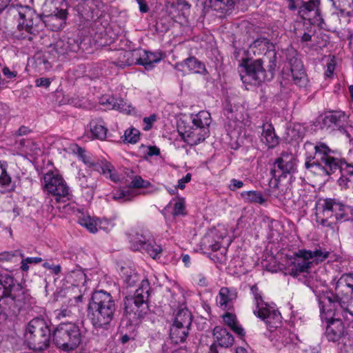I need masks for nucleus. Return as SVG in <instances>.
<instances>
[{
	"mask_svg": "<svg viewBox=\"0 0 353 353\" xmlns=\"http://www.w3.org/2000/svg\"><path fill=\"white\" fill-rule=\"evenodd\" d=\"M319 4V0L302 1L299 10V16L305 20H311L312 17L315 19L317 17H320Z\"/></svg>",
	"mask_w": 353,
	"mask_h": 353,
	"instance_id": "5701e85b",
	"label": "nucleus"
},
{
	"mask_svg": "<svg viewBox=\"0 0 353 353\" xmlns=\"http://www.w3.org/2000/svg\"><path fill=\"white\" fill-rule=\"evenodd\" d=\"M241 196L247 203L263 204L265 201L262 193L259 191L250 190L242 192Z\"/></svg>",
	"mask_w": 353,
	"mask_h": 353,
	"instance_id": "4c0bfd02",
	"label": "nucleus"
},
{
	"mask_svg": "<svg viewBox=\"0 0 353 353\" xmlns=\"http://www.w3.org/2000/svg\"><path fill=\"white\" fill-rule=\"evenodd\" d=\"M189 330L190 327H188L173 323L170 328V337L176 343H182L185 341L189 333Z\"/></svg>",
	"mask_w": 353,
	"mask_h": 353,
	"instance_id": "2f4dec72",
	"label": "nucleus"
},
{
	"mask_svg": "<svg viewBox=\"0 0 353 353\" xmlns=\"http://www.w3.org/2000/svg\"><path fill=\"white\" fill-rule=\"evenodd\" d=\"M243 186V181L237 180L236 179H232L230 181V184L229 185V189L231 191H235L237 189L241 188Z\"/></svg>",
	"mask_w": 353,
	"mask_h": 353,
	"instance_id": "bf43d9fd",
	"label": "nucleus"
},
{
	"mask_svg": "<svg viewBox=\"0 0 353 353\" xmlns=\"http://www.w3.org/2000/svg\"><path fill=\"white\" fill-rule=\"evenodd\" d=\"M344 119L345 114L341 112H331L323 118L321 127L323 129L335 130L337 128L345 133L347 137H350L347 130L343 128Z\"/></svg>",
	"mask_w": 353,
	"mask_h": 353,
	"instance_id": "aec40b11",
	"label": "nucleus"
},
{
	"mask_svg": "<svg viewBox=\"0 0 353 353\" xmlns=\"http://www.w3.org/2000/svg\"><path fill=\"white\" fill-rule=\"evenodd\" d=\"M43 267L51 270V272L56 275L59 274L61 270V268L60 265H52L48 262L43 263Z\"/></svg>",
	"mask_w": 353,
	"mask_h": 353,
	"instance_id": "6e6d98bb",
	"label": "nucleus"
},
{
	"mask_svg": "<svg viewBox=\"0 0 353 353\" xmlns=\"http://www.w3.org/2000/svg\"><path fill=\"white\" fill-rule=\"evenodd\" d=\"M329 254V252L321 249H316L314 251L300 250L295 254V258L292 262L290 274L296 276L301 272H306L311 267L310 260L314 259L316 262L323 261L328 257Z\"/></svg>",
	"mask_w": 353,
	"mask_h": 353,
	"instance_id": "6e6552de",
	"label": "nucleus"
},
{
	"mask_svg": "<svg viewBox=\"0 0 353 353\" xmlns=\"http://www.w3.org/2000/svg\"><path fill=\"white\" fill-rule=\"evenodd\" d=\"M147 154L150 157L157 156L160 154V150L156 146H150V147H148V150Z\"/></svg>",
	"mask_w": 353,
	"mask_h": 353,
	"instance_id": "774afa93",
	"label": "nucleus"
},
{
	"mask_svg": "<svg viewBox=\"0 0 353 353\" xmlns=\"http://www.w3.org/2000/svg\"><path fill=\"white\" fill-rule=\"evenodd\" d=\"M17 255L21 258L23 257V254L19 250H16L14 252H4L0 254V261H12V259Z\"/></svg>",
	"mask_w": 353,
	"mask_h": 353,
	"instance_id": "09e8293b",
	"label": "nucleus"
},
{
	"mask_svg": "<svg viewBox=\"0 0 353 353\" xmlns=\"http://www.w3.org/2000/svg\"><path fill=\"white\" fill-rule=\"evenodd\" d=\"M261 141L268 148H273L279 144V137L275 134L274 128L271 123L263 124Z\"/></svg>",
	"mask_w": 353,
	"mask_h": 353,
	"instance_id": "cd10ccee",
	"label": "nucleus"
},
{
	"mask_svg": "<svg viewBox=\"0 0 353 353\" xmlns=\"http://www.w3.org/2000/svg\"><path fill=\"white\" fill-rule=\"evenodd\" d=\"M263 61L258 59L253 61H246L241 65L240 76L242 81L248 84H256L270 79L268 78L265 70L263 67Z\"/></svg>",
	"mask_w": 353,
	"mask_h": 353,
	"instance_id": "9b49d317",
	"label": "nucleus"
},
{
	"mask_svg": "<svg viewBox=\"0 0 353 353\" xmlns=\"http://www.w3.org/2000/svg\"><path fill=\"white\" fill-rule=\"evenodd\" d=\"M336 305V315L341 316L345 320L353 317V296H348L346 300H339L333 302Z\"/></svg>",
	"mask_w": 353,
	"mask_h": 353,
	"instance_id": "a878e982",
	"label": "nucleus"
},
{
	"mask_svg": "<svg viewBox=\"0 0 353 353\" xmlns=\"http://www.w3.org/2000/svg\"><path fill=\"white\" fill-rule=\"evenodd\" d=\"M335 68V65L332 63V61L327 64V70L325 74L326 77H330L333 74Z\"/></svg>",
	"mask_w": 353,
	"mask_h": 353,
	"instance_id": "338daca9",
	"label": "nucleus"
},
{
	"mask_svg": "<svg viewBox=\"0 0 353 353\" xmlns=\"http://www.w3.org/2000/svg\"><path fill=\"white\" fill-rule=\"evenodd\" d=\"M128 51H122L119 53V60L117 65L119 67L123 68L127 65H135V63H128V62L130 61L125 56V53Z\"/></svg>",
	"mask_w": 353,
	"mask_h": 353,
	"instance_id": "603ef678",
	"label": "nucleus"
},
{
	"mask_svg": "<svg viewBox=\"0 0 353 353\" xmlns=\"http://www.w3.org/2000/svg\"><path fill=\"white\" fill-rule=\"evenodd\" d=\"M102 105L108 108L118 110L121 112H128L125 102L121 99H116L114 97H108L101 99Z\"/></svg>",
	"mask_w": 353,
	"mask_h": 353,
	"instance_id": "72a5a7b5",
	"label": "nucleus"
},
{
	"mask_svg": "<svg viewBox=\"0 0 353 353\" xmlns=\"http://www.w3.org/2000/svg\"><path fill=\"white\" fill-rule=\"evenodd\" d=\"M149 185L150 183L148 181H145L141 176H137L132 180L130 187L134 188H148Z\"/></svg>",
	"mask_w": 353,
	"mask_h": 353,
	"instance_id": "de8ad7c7",
	"label": "nucleus"
},
{
	"mask_svg": "<svg viewBox=\"0 0 353 353\" xmlns=\"http://www.w3.org/2000/svg\"><path fill=\"white\" fill-rule=\"evenodd\" d=\"M346 333L348 332L341 320L334 319L329 322L325 331V336L329 341L340 342Z\"/></svg>",
	"mask_w": 353,
	"mask_h": 353,
	"instance_id": "412c9836",
	"label": "nucleus"
},
{
	"mask_svg": "<svg viewBox=\"0 0 353 353\" xmlns=\"http://www.w3.org/2000/svg\"><path fill=\"white\" fill-rule=\"evenodd\" d=\"M0 168L1 169V174L0 176V185H8L10 184L11 181L10 176L8 174L6 168L3 167V164L1 161H0Z\"/></svg>",
	"mask_w": 353,
	"mask_h": 353,
	"instance_id": "3c124183",
	"label": "nucleus"
},
{
	"mask_svg": "<svg viewBox=\"0 0 353 353\" xmlns=\"http://www.w3.org/2000/svg\"><path fill=\"white\" fill-rule=\"evenodd\" d=\"M176 68L181 70V68H187L188 71L194 74H205L208 73L205 64L194 57L185 59L183 62L176 65Z\"/></svg>",
	"mask_w": 353,
	"mask_h": 353,
	"instance_id": "b1692460",
	"label": "nucleus"
},
{
	"mask_svg": "<svg viewBox=\"0 0 353 353\" xmlns=\"http://www.w3.org/2000/svg\"><path fill=\"white\" fill-rule=\"evenodd\" d=\"M286 59L290 66L293 81L300 87L305 86L307 79L301 61L298 59L296 51L291 48L286 50Z\"/></svg>",
	"mask_w": 353,
	"mask_h": 353,
	"instance_id": "2eb2a0df",
	"label": "nucleus"
},
{
	"mask_svg": "<svg viewBox=\"0 0 353 353\" xmlns=\"http://www.w3.org/2000/svg\"><path fill=\"white\" fill-rule=\"evenodd\" d=\"M43 190L55 197L57 202L69 194V187L58 173L48 172L43 176Z\"/></svg>",
	"mask_w": 353,
	"mask_h": 353,
	"instance_id": "9d476101",
	"label": "nucleus"
},
{
	"mask_svg": "<svg viewBox=\"0 0 353 353\" xmlns=\"http://www.w3.org/2000/svg\"><path fill=\"white\" fill-rule=\"evenodd\" d=\"M249 51L254 55H263V58L260 59L268 63V70L272 77L273 72L276 67L277 59L274 44L267 38H258L250 45Z\"/></svg>",
	"mask_w": 353,
	"mask_h": 353,
	"instance_id": "1a4fd4ad",
	"label": "nucleus"
},
{
	"mask_svg": "<svg viewBox=\"0 0 353 353\" xmlns=\"http://www.w3.org/2000/svg\"><path fill=\"white\" fill-rule=\"evenodd\" d=\"M191 178H192L191 174L188 173L184 177H183L182 179L179 180L177 188L181 190L184 189L185 183L190 182L191 180Z\"/></svg>",
	"mask_w": 353,
	"mask_h": 353,
	"instance_id": "052dcab7",
	"label": "nucleus"
},
{
	"mask_svg": "<svg viewBox=\"0 0 353 353\" xmlns=\"http://www.w3.org/2000/svg\"><path fill=\"white\" fill-rule=\"evenodd\" d=\"M67 17V12L65 9L61 8L58 9L56 8L55 10L50 15L48 16V22H52L54 20H58L59 23L57 24V28L61 26L63 21L65 20Z\"/></svg>",
	"mask_w": 353,
	"mask_h": 353,
	"instance_id": "79ce46f5",
	"label": "nucleus"
},
{
	"mask_svg": "<svg viewBox=\"0 0 353 353\" xmlns=\"http://www.w3.org/2000/svg\"><path fill=\"white\" fill-rule=\"evenodd\" d=\"M314 156L307 158L306 169L315 174L327 176L339 170L341 159L332 157L328 146L319 143L314 146Z\"/></svg>",
	"mask_w": 353,
	"mask_h": 353,
	"instance_id": "7ed1b4c3",
	"label": "nucleus"
},
{
	"mask_svg": "<svg viewBox=\"0 0 353 353\" xmlns=\"http://www.w3.org/2000/svg\"><path fill=\"white\" fill-rule=\"evenodd\" d=\"M223 321L230 328L236 323L235 316L228 312L223 316Z\"/></svg>",
	"mask_w": 353,
	"mask_h": 353,
	"instance_id": "864d4df0",
	"label": "nucleus"
},
{
	"mask_svg": "<svg viewBox=\"0 0 353 353\" xmlns=\"http://www.w3.org/2000/svg\"><path fill=\"white\" fill-rule=\"evenodd\" d=\"M256 316L262 319L270 328L277 327L281 323V314L274 310H270L268 307L262 309Z\"/></svg>",
	"mask_w": 353,
	"mask_h": 353,
	"instance_id": "393cba45",
	"label": "nucleus"
},
{
	"mask_svg": "<svg viewBox=\"0 0 353 353\" xmlns=\"http://www.w3.org/2000/svg\"><path fill=\"white\" fill-rule=\"evenodd\" d=\"M101 6L99 0H83L78 5V10L85 20H92L99 17Z\"/></svg>",
	"mask_w": 353,
	"mask_h": 353,
	"instance_id": "4be33fe9",
	"label": "nucleus"
},
{
	"mask_svg": "<svg viewBox=\"0 0 353 353\" xmlns=\"http://www.w3.org/2000/svg\"><path fill=\"white\" fill-rule=\"evenodd\" d=\"M3 74L8 79H12L17 74V72H12L8 67H4L2 70Z\"/></svg>",
	"mask_w": 353,
	"mask_h": 353,
	"instance_id": "69168bd1",
	"label": "nucleus"
},
{
	"mask_svg": "<svg viewBox=\"0 0 353 353\" xmlns=\"http://www.w3.org/2000/svg\"><path fill=\"white\" fill-rule=\"evenodd\" d=\"M339 343L342 344L341 351L344 353H353V334L346 333Z\"/></svg>",
	"mask_w": 353,
	"mask_h": 353,
	"instance_id": "c03bdc74",
	"label": "nucleus"
},
{
	"mask_svg": "<svg viewBox=\"0 0 353 353\" xmlns=\"http://www.w3.org/2000/svg\"><path fill=\"white\" fill-rule=\"evenodd\" d=\"M90 132L93 139L103 140L106 138L107 128L101 119H93L90 122Z\"/></svg>",
	"mask_w": 353,
	"mask_h": 353,
	"instance_id": "c756f323",
	"label": "nucleus"
},
{
	"mask_svg": "<svg viewBox=\"0 0 353 353\" xmlns=\"http://www.w3.org/2000/svg\"><path fill=\"white\" fill-rule=\"evenodd\" d=\"M210 114L207 111H200L192 117V126L202 129H209L210 124Z\"/></svg>",
	"mask_w": 353,
	"mask_h": 353,
	"instance_id": "f704fd0d",
	"label": "nucleus"
},
{
	"mask_svg": "<svg viewBox=\"0 0 353 353\" xmlns=\"http://www.w3.org/2000/svg\"><path fill=\"white\" fill-rule=\"evenodd\" d=\"M77 154L83 162L93 170L101 172L107 178H109L113 182H118L120 177L116 172L114 166L105 159L94 160L90 156L87 155L85 151L82 148H77Z\"/></svg>",
	"mask_w": 353,
	"mask_h": 353,
	"instance_id": "ddd939ff",
	"label": "nucleus"
},
{
	"mask_svg": "<svg viewBox=\"0 0 353 353\" xmlns=\"http://www.w3.org/2000/svg\"><path fill=\"white\" fill-rule=\"evenodd\" d=\"M117 310L112 295L103 290L94 292L88 305V316L95 329L107 330Z\"/></svg>",
	"mask_w": 353,
	"mask_h": 353,
	"instance_id": "f257e3e1",
	"label": "nucleus"
},
{
	"mask_svg": "<svg viewBox=\"0 0 353 353\" xmlns=\"http://www.w3.org/2000/svg\"><path fill=\"white\" fill-rule=\"evenodd\" d=\"M125 54V57L130 60L128 63L143 65L146 70H151L154 64L161 59L160 53H153L143 50H135L133 52H128Z\"/></svg>",
	"mask_w": 353,
	"mask_h": 353,
	"instance_id": "dca6fc26",
	"label": "nucleus"
},
{
	"mask_svg": "<svg viewBox=\"0 0 353 353\" xmlns=\"http://www.w3.org/2000/svg\"><path fill=\"white\" fill-rule=\"evenodd\" d=\"M341 16L353 17V0H329Z\"/></svg>",
	"mask_w": 353,
	"mask_h": 353,
	"instance_id": "7c9ffc66",
	"label": "nucleus"
},
{
	"mask_svg": "<svg viewBox=\"0 0 353 353\" xmlns=\"http://www.w3.org/2000/svg\"><path fill=\"white\" fill-rule=\"evenodd\" d=\"M341 174L347 176H353V164L348 163L345 160L341 161V165L339 169Z\"/></svg>",
	"mask_w": 353,
	"mask_h": 353,
	"instance_id": "49530a36",
	"label": "nucleus"
},
{
	"mask_svg": "<svg viewBox=\"0 0 353 353\" xmlns=\"http://www.w3.org/2000/svg\"><path fill=\"white\" fill-rule=\"evenodd\" d=\"M157 117L155 114H152L150 117H144L143 122L145 124L143 129L146 131L150 130L152 128L153 123L156 121Z\"/></svg>",
	"mask_w": 353,
	"mask_h": 353,
	"instance_id": "5fc2aeb1",
	"label": "nucleus"
},
{
	"mask_svg": "<svg viewBox=\"0 0 353 353\" xmlns=\"http://www.w3.org/2000/svg\"><path fill=\"white\" fill-rule=\"evenodd\" d=\"M315 216L317 223L334 230L338 221L347 219V208L339 199H321L316 203Z\"/></svg>",
	"mask_w": 353,
	"mask_h": 353,
	"instance_id": "20e7f679",
	"label": "nucleus"
},
{
	"mask_svg": "<svg viewBox=\"0 0 353 353\" xmlns=\"http://www.w3.org/2000/svg\"><path fill=\"white\" fill-rule=\"evenodd\" d=\"M353 285V273L343 274L338 279L334 293L330 292L325 296V299L331 303L339 300H346L348 295L347 290L352 287Z\"/></svg>",
	"mask_w": 353,
	"mask_h": 353,
	"instance_id": "f3484780",
	"label": "nucleus"
},
{
	"mask_svg": "<svg viewBox=\"0 0 353 353\" xmlns=\"http://www.w3.org/2000/svg\"><path fill=\"white\" fill-rule=\"evenodd\" d=\"M54 344L64 351L77 348L81 342L82 334L77 325L71 322L61 323L52 332Z\"/></svg>",
	"mask_w": 353,
	"mask_h": 353,
	"instance_id": "0eeeda50",
	"label": "nucleus"
},
{
	"mask_svg": "<svg viewBox=\"0 0 353 353\" xmlns=\"http://www.w3.org/2000/svg\"><path fill=\"white\" fill-rule=\"evenodd\" d=\"M25 339L30 349L38 351L46 349L50 339L48 323L42 318L32 319L27 325Z\"/></svg>",
	"mask_w": 353,
	"mask_h": 353,
	"instance_id": "423d86ee",
	"label": "nucleus"
},
{
	"mask_svg": "<svg viewBox=\"0 0 353 353\" xmlns=\"http://www.w3.org/2000/svg\"><path fill=\"white\" fill-rule=\"evenodd\" d=\"M139 131L135 128H130L125 130V140L130 143H136L139 139Z\"/></svg>",
	"mask_w": 353,
	"mask_h": 353,
	"instance_id": "a18cd8bd",
	"label": "nucleus"
},
{
	"mask_svg": "<svg viewBox=\"0 0 353 353\" xmlns=\"http://www.w3.org/2000/svg\"><path fill=\"white\" fill-rule=\"evenodd\" d=\"M78 222L92 233L97 232V223L90 216L83 215L79 217Z\"/></svg>",
	"mask_w": 353,
	"mask_h": 353,
	"instance_id": "a19ab883",
	"label": "nucleus"
},
{
	"mask_svg": "<svg viewBox=\"0 0 353 353\" xmlns=\"http://www.w3.org/2000/svg\"><path fill=\"white\" fill-rule=\"evenodd\" d=\"M19 15L21 21L17 26L15 37L18 39L32 41L33 36L37 32V28L34 26V13L30 9L21 8L19 11Z\"/></svg>",
	"mask_w": 353,
	"mask_h": 353,
	"instance_id": "4468645a",
	"label": "nucleus"
},
{
	"mask_svg": "<svg viewBox=\"0 0 353 353\" xmlns=\"http://www.w3.org/2000/svg\"><path fill=\"white\" fill-rule=\"evenodd\" d=\"M236 297L237 292L235 289L223 287L219 290L216 301L220 307L225 309Z\"/></svg>",
	"mask_w": 353,
	"mask_h": 353,
	"instance_id": "c85d7f7f",
	"label": "nucleus"
},
{
	"mask_svg": "<svg viewBox=\"0 0 353 353\" xmlns=\"http://www.w3.org/2000/svg\"><path fill=\"white\" fill-rule=\"evenodd\" d=\"M134 192L132 190H118L112 194V199L119 202L129 201L134 196Z\"/></svg>",
	"mask_w": 353,
	"mask_h": 353,
	"instance_id": "ea45409f",
	"label": "nucleus"
},
{
	"mask_svg": "<svg viewBox=\"0 0 353 353\" xmlns=\"http://www.w3.org/2000/svg\"><path fill=\"white\" fill-rule=\"evenodd\" d=\"M54 313H55L56 317L59 319H61L62 318H65L67 316H70L72 314V312L67 308L57 310L54 312Z\"/></svg>",
	"mask_w": 353,
	"mask_h": 353,
	"instance_id": "13d9d810",
	"label": "nucleus"
},
{
	"mask_svg": "<svg viewBox=\"0 0 353 353\" xmlns=\"http://www.w3.org/2000/svg\"><path fill=\"white\" fill-rule=\"evenodd\" d=\"M231 330L241 337L245 336V332L244 329L237 323L231 327Z\"/></svg>",
	"mask_w": 353,
	"mask_h": 353,
	"instance_id": "0e129e2a",
	"label": "nucleus"
},
{
	"mask_svg": "<svg viewBox=\"0 0 353 353\" xmlns=\"http://www.w3.org/2000/svg\"><path fill=\"white\" fill-rule=\"evenodd\" d=\"M130 242L134 250H145L152 259L159 258L162 252L161 246L156 243L154 236L148 231L132 234Z\"/></svg>",
	"mask_w": 353,
	"mask_h": 353,
	"instance_id": "f8f14e48",
	"label": "nucleus"
},
{
	"mask_svg": "<svg viewBox=\"0 0 353 353\" xmlns=\"http://www.w3.org/2000/svg\"><path fill=\"white\" fill-rule=\"evenodd\" d=\"M209 132V129H202L192 125L185 128L183 131H179L183 141L191 146L203 141L208 137Z\"/></svg>",
	"mask_w": 353,
	"mask_h": 353,
	"instance_id": "6ab92c4d",
	"label": "nucleus"
},
{
	"mask_svg": "<svg viewBox=\"0 0 353 353\" xmlns=\"http://www.w3.org/2000/svg\"><path fill=\"white\" fill-rule=\"evenodd\" d=\"M215 236V232L212 231L207 234L202 240V243L205 248L211 249L212 251H217L221 248V243L219 241L212 243V239Z\"/></svg>",
	"mask_w": 353,
	"mask_h": 353,
	"instance_id": "37998d69",
	"label": "nucleus"
},
{
	"mask_svg": "<svg viewBox=\"0 0 353 353\" xmlns=\"http://www.w3.org/2000/svg\"><path fill=\"white\" fill-rule=\"evenodd\" d=\"M213 335L219 345L222 347L228 348L234 343L233 336L225 328L216 326L213 330Z\"/></svg>",
	"mask_w": 353,
	"mask_h": 353,
	"instance_id": "bb28decb",
	"label": "nucleus"
},
{
	"mask_svg": "<svg viewBox=\"0 0 353 353\" xmlns=\"http://www.w3.org/2000/svg\"><path fill=\"white\" fill-rule=\"evenodd\" d=\"M78 181L82 189L86 190L88 194L92 196L97 187V180L90 175L79 173Z\"/></svg>",
	"mask_w": 353,
	"mask_h": 353,
	"instance_id": "473e14b6",
	"label": "nucleus"
},
{
	"mask_svg": "<svg viewBox=\"0 0 353 353\" xmlns=\"http://www.w3.org/2000/svg\"><path fill=\"white\" fill-rule=\"evenodd\" d=\"M192 320L191 312L185 308L178 311L173 323L190 327L192 324Z\"/></svg>",
	"mask_w": 353,
	"mask_h": 353,
	"instance_id": "e433bc0d",
	"label": "nucleus"
},
{
	"mask_svg": "<svg viewBox=\"0 0 353 353\" xmlns=\"http://www.w3.org/2000/svg\"><path fill=\"white\" fill-rule=\"evenodd\" d=\"M251 292L254 295V302H255V309H254L253 312L256 315L262 310V309H265L268 307V305L263 300L261 292H259V289L256 285H253L251 287Z\"/></svg>",
	"mask_w": 353,
	"mask_h": 353,
	"instance_id": "58836bf2",
	"label": "nucleus"
},
{
	"mask_svg": "<svg viewBox=\"0 0 353 353\" xmlns=\"http://www.w3.org/2000/svg\"><path fill=\"white\" fill-rule=\"evenodd\" d=\"M51 83V81L48 78H39L35 81V85L37 87H44L48 88Z\"/></svg>",
	"mask_w": 353,
	"mask_h": 353,
	"instance_id": "4d7b16f0",
	"label": "nucleus"
},
{
	"mask_svg": "<svg viewBox=\"0 0 353 353\" xmlns=\"http://www.w3.org/2000/svg\"><path fill=\"white\" fill-rule=\"evenodd\" d=\"M26 299L24 288L8 272H0V314L19 310Z\"/></svg>",
	"mask_w": 353,
	"mask_h": 353,
	"instance_id": "f03ea898",
	"label": "nucleus"
},
{
	"mask_svg": "<svg viewBox=\"0 0 353 353\" xmlns=\"http://www.w3.org/2000/svg\"><path fill=\"white\" fill-rule=\"evenodd\" d=\"M185 214V203L183 199H179L176 201L174 206L173 214L178 216Z\"/></svg>",
	"mask_w": 353,
	"mask_h": 353,
	"instance_id": "8fccbe9b",
	"label": "nucleus"
},
{
	"mask_svg": "<svg viewBox=\"0 0 353 353\" xmlns=\"http://www.w3.org/2000/svg\"><path fill=\"white\" fill-rule=\"evenodd\" d=\"M302 0H288V8L292 10H299Z\"/></svg>",
	"mask_w": 353,
	"mask_h": 353,
	"instance_id": "e2e57ef3",
	"label": "nucleus"
},
{
	"mask_svg": "<svg viewBox=\"0 0 353 353\" xmlns=\"http://www.w3.org/2000/svg\"><path fill=\"white\" fill-rule=\"evenodd\" d=\"M150 290L148 280H143L133 295L126 296L124 301V313L131 323L143 318L148 310V299Z\"/></svg>",
	"mask_w": 353,
	"mask_h": 353,
	"instance_id": "39448f33",
	"label": "nucleus"
},
{
	"mask_svg": "<svg viewBox=\"0 0 353 353\" xmlns=\"http://www.w3.org/2000/svg\"><path fill=\"white\" fill-rule=\"evenodd\" d=\"M68 278L72 285L74 286V288L79 286H84L86 282V275L81 268L70 271Z\"/></svg>",
	"mask_w": 353,
	"mask_h": 353,
	"instance_id": "c9c22d12",
	"label": "nucleus"
},
{
	"mask_svg": "<svg viewBox=\"0 0 353 353\" xmlns=\"http://www.w3.org/2000/svg\"><path fill=\"white\" fill-rule=\"evenodd\" d=\"M296 171L295 159L291 154L284 152L277 158L274 163L271 173L274 177H285Z\"/></svg>",
	"mask_w": 353,
	"mask_h": 353,
	"instance_id": "a211bd4d",
	"label": "nucleus"
},
{
	"mask_svg": "<svg viewBox=\"0 0 353 353\" xmlns=\"http://www.w3.org/2000/svg\"><path fill=\"white\" fill-rule=\"evenodd\" d=\"M350 181L351 179L348 178V176L341 174V177L338 180V184L342 188H347L348 187V183Z\"/></svg>",
	"mask_w": 353,
	"mask_h": 353,
	"instance_id": "680f3d73",
	"label": "nucleus"
}]
</instances>
